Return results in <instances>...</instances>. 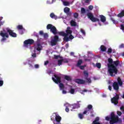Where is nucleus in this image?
I'll return each mask as SVG.
<instances>
[{
  "label": "nucleus",
  "mask_w": 124,
  "mask_h": 124,
  "mask_svg": "<svg viewBox=\"0 0 124 124\" xmlns=\"http://www.w3.org/2000/svg\"><path fill=\"white\" fill-rule=\"evenodd\" d=\"M119 64H120V61L119 60L114 61L113 63L111 64H108V72L111 77H115L116 74H118V68H117V66Z\"/></svg>",
  "instance_id": "obj_1"
},
{
  "label": "nucleus",
  "mask_w": 124,
  "mask_h": 124,
  "mask_svg": "<svg viewBox=\"0 0 124 124\" xmlns=\"http://www.w3.org/2000/svg\"><path fill=\"white\" fill-rule=\"evenodd\" d=\"M65 32L64 31L59 32V35H61L64 37L63 39V41H65V42H68L69 40H72V39L74 38V36L71 34V33H72V31L70 30V28L69 27L67 28V30L65 31Z\"/></svg>",
  "instance_id": "obj_2"
},
{
  "label": "nucleus",
  "mask_w": 124,
  "mask_h": 124,
  "mask_svg": "<svg viewBox=\"0 0 124 124\" xmlns=\"http://www.w3.org/2000/svg\"><path fill=\"white\" fill-rule=\"evenodd\" d=\"M106 121H109L110 124H122L123 123L122 118H120L118 115H116L114 112L111 113L110 117L109 116L106 117Z\"/></svg>",
  "instance_id": "obj_3"
},
{
  "label": "nucleus",
  "mask_w": 124,
  "mask_h": 124,
  "mask_svg": "<svg viewBox=\"0 0 124 124\" xmlns=\"http://www.w3.org/2000/svg\"><path fill=\"white\" fill-rule=\"evenodd\" d=\"M54 78H52L53 82H54L55 84H59V88L60 90H64V85L62 83V78L57 75H54Z\"/></svg>",
  "instance_id": "obj_4"
},
{
  "label": "nucleus",
  "mask_w": 124,
  "mask_h": 124,
  "mask_svg": "<svg viewBox=\"0 0 124 124\" xmlns=\"http://www.w3.org/2000/svg\"><path fill=\"white\" fill-rule=\"evenodd\" d=\"M47 30H50V31L52 32L54 35H56V34H58V30H57V28L56 27L54 26L52 24H48L46 26Z\"/></svg>",
  "instance_id": "obj_5"
},
{
  "label": "nucleus",
  "mask_w": 124,
  "mask_h": 124,
  "mask_svg": "<svg viewBox=\"0 0 124 124\" xmlns=\"http://www.w3.org/2000/svg\"><path fill=\"white\" fill-rule=\"evenodd\" d=\"M87 16L89 19H90L92 22L95 23V22H99V19L94 17L92 13H88L87 14Z\"/></svg>",
  "instance_id": "obj_6"
},
{
  "label": "nucleus",
  "mask_w": 124,
  "mask_h": 124,
  "mask_svg": "<svg viewBox=\"0 0 124 124\" xmlns=\"http://www.w3.org/2000/svg\"><path fill=\"white\" fill-rule=\"evenodd\" d=\"M119 99H120V95L116 93V95L111 99V103H113L114 105L119 104Z\"/></svg>",
  "instance_id": "obj_7"
},
{
  "label": "nucleus",
  "mask_w": 124,
  "mask_h": 124,
  "mask_svg": "<svg viewBox=\"0 0 124 124\" xmlns=\"http://www.w3.org/2000/svg\"><path fill=\"white\" fill-rule=\"evenodd\" d=\"M24 46L27 48L29 45H32L34 43V40L32 39H29L28 40H26L24 42Z\"/></svg>",
  "instance_id": "obj_8"
},
{
  "label": "nucleus",
  "mask_w": 124,
  "mask_h": 124,
  "mask_svg": "<svg viewBox=\"0 0 124 124\" xmlns=\"http://www.w3.org/2000/svg\"><path fill=\"white\" fill-rule=\"evenodd\" d=\"M58 41H59V36L55 35L54 36V38L51 40L50 45L51 46H56Z\"/></svg>",
  "instance_id": "obj_9"
},
{
  "label": "nucleus",
  "mask_w": 124,
  "mask_h": 124,
  "mask_svg": "<svg viewBox=\"0 0 124 124\" xmlns=\"http://www.w3.org/2000/svg\"><path fill=\"white\" fill-rule=\"evenodd\" d=\"M83 74L84 75V79L86 80V83H88V84H91L92 83V79L91 78H88L89 77V73L87 71H83Z\"/></svg>",
  "instance_id": "obj_10"
},
{
  "label": "nucleus",
  "mask_w": 124,
  "mask_h": 124,
  "mask_svg": "<svg viewBox=\"0 0 124 124\" xmlns=\"http://www.w3.org/2000/svg\"><path fill=\"white\" fill-rule=\"evenodd\" d=\"M55 121L57 123H61V121H62V117L60 116V115L58 114H56V116L52 115L51 116V121Z\"/></svg>",
  "instance_id": "obj_11"
},
{
  "label": "nucleus",
  "mask_w": 124,
  "mask_h": 124,
  "mask_svg": "<svg viewBox=\"0 0 124 124\" xmlns=\"http://www.w3.org/2000/svg\"><path fill=\"white\" fill-rule=\"evenodd\" d=\"M0 35L3 37L1 39V41H5V40H6V38H8V37H9V35L7 32L3 33L2 31H0Z\"/></svg>",
  "instance_id": "obj_12"
},
{
  "label": "nucleus",
  "mask_w": 124,
  "mask_h": 124,
  "mask_svg": "<svg viewBox=\"0 0 124 124\" xmlns=\"http://www.w3.org/2000/svg\"><path fill=\"white\" fill-rule=\"evenodd\" d=\"M81 102V101H78L77 103L78 104H74L73 105H70L69 107L71 108V111H72V110L74 109H78V108H80V104H79V103Z\"/></svg>",
  "instance_id": "obj_13"
},
{
  "label": "nucleus",
  "mask_w": 124,
  "mask_h": 124,
  "mask_svg": "<svg viewBox=\"0 0 124 124\" xmlns=\"http://www.w3.org/2000/svg\"><path fill=\"white\" fill-rule=\"evenodd\" d=\"M6 30L9 35H10L12 37H17V34H16V33L15 32H14L13 31H12V30L8 28H7Z\"/></svg>",
  "instance_id": "obj_14"
},
{
  "label": "nucleus",
  "mask_w": 124,
  "mask_h": 124,
  "mask_svg": "<svg viewBox=\"0 0 124 124\" xmlns=\"http://www.w3.org/2000/svg\"><path fill=\"white\" fill-rule=\"evenodd\" d=\"M75 83L78 84V85H84L85 83H87L86 80H84L82 79H76L75 80Z\"/></svg>",
  "instance_id": "obj_15"
},
{
  "label": "nucleus",
  "mask_w": 124,
  "mask_h": 124,
  "mask_svg": "<svg viewBox=\"0 0 124 124\" xmlns=\"http://www.w3.org/2000/svg\"><path fill=\"white\" fill-rule=\"evenodd\" d=\"M112 87L113 88V89L115 91H117V92H118V91H119V89H120V87L119 86V84L117 82H113L112 84Z\"/></svg>",
  "instance_id": "obj_16"
},
{
  "label": "nucleus",
  "mask_w": 124,
  "mask_h": 124,
  "mask_svg": "<svg viewBox=\"0 0 124 124\" xmlns=\"http://www.w3.org/2000/svg\"><path fill=\"white\" fill-rule=\"evenodd\" d=\"M41 50V45L40 43H38L37 46L34 47V51H40Z\"/></svg>",
  "instance_id": "obj_17"
},
{
  "label": "nucleus",
  "mask_w": 124,
  "mask_h": 124,
  "mask_svg": "<svg viewBox=\"0 0 124 124\" xmlns=\"http://www.w3.org/2000/svg\"><path fill=\"white\" fill-rule=\"evenodd\" d=\"M117 83L118 85L122 87L123 86V81H122V79H121V78L118 77L117 78Z\"/></svg>",
  "instance_id": "obj_18"
},
{
  "label": "nucleus",
  "mask_w": 124,
  "mask_h": 124,
  "mask_svg": "<svg viewBox=\"0 0 124 124\" xmlns=\"http://www.w3.org/2000/svg\"><path fill=\"white\" fill-rule=\"evenodd\" d=\"M100 21H101L103 23L106 22V17L103 15L100 16Z\"/></svg>",
  "instance_id": "obj_19"
},
{
  "label": "nucleus",
  "mask_w": 124,
  "mask_h": 124,
  "mask_svg": "<svg viewBox=\"0 0 124 124\" xmlns=\"http://www.w3.org/2000/svg\"><path fill=\"white\" fill-rule=\"evenodd\" d=\"M50 16L51 18L52 19H55V20H57L58 19V16H57L56 15H55V14L51 13L50 15Z\"/></svg>",
  "instance_id": "obj_20"
},
{
  "label": "nucleus",
  "mask_w": 124,
  "mask_h": 124,
  "mask_svg": "<svg viewBox=\"0 0 124 124\" xmlns=\"http://www.w3.org/2000/svg\"><path fill=\"white\" fill-rule=\"evenodd\" d=\"M70 24L72 27H76V26H77V23L74 20H71L70 22Z\"/></svg>",
  "instance_id": "obj_21"
},
{
  "label": "nucleus",
  "mask_w": 124,
  "mask_h": 124,
  "mask_svg": "<svg viewBox=\"0 0 124 124\" xmlns=\"http://www.w3.org/2000/svg\"><path fill=\"white\" fill-rule=\"evenodd\" d=\"M124 10H122L120 13H119L117 15V17H119L120 18H122V17H124Z\"/></svg>",
  "instance_id": "obj_22"
},
{
  "label": "nucleus",
  "mask_w": 124,
  "mask_h": 124,
  "mask_svg": "<svg viewBox=\"0 0 124 124\" xmlns=\"http://www.w3.org/2000/svg\"><path fill=\"white\" fill-rule=\"evenodd\" d=\"M101 51L102 52H105L106 51V46H104V45H101L100 46Z\"/></svg>",
  "instance_id": "obj_23"
},
{
  "label": "nucleus",
  "mask_w": 124,
  "mask_h": 124,
  "mask_svg": "<svg viewBox=\"0 0 124 124\" xmlns=\"http://www.w3.org/2000/svg\"><path fill=\"white\" fill-rule=\"evenodd\" d=\"M69 11H70V9L68 7H65L64 9V12H65V13H68Z\"/></svg>",
  "instance_id": "obj_24"
},
{
  "label": "nucleus",
  "mask_w": 124,
  "mask_h": 124,
  "mask_svg": "<svg viewBox=\"0 0 124 124\" xmlns=\"http://www.w3.org/2000/svg\"><path fill=\"white\" fill-rule=\"evenodd\" d=\"M82 63H83V61H82V60H79L78 62L77 66L78 67L80 66V65H81Z\"/></svg>",
  "instance_id": "obj_25"
},
{
  "label": "nucleus",
  "mask_w": 124,
  "mask_h": 124,
  "mask_svg": "<svg viewBox=\"0 0 124 124\" xmlns=\"http://www.w3.org/2000/svg\"><path fill=\"white\" fill-rule=\"evenodd\" d=\"M64 79L67 81H71V78L68 76H65Z\"/></svg>",
  "instance_id": "obj_26"
},
{
  "label": "nucleus",
  "mask_w": 124,
  "mask_h": 124,
  "mask_svg": "<svg viewBox=\"0 0 124 124\" xmlns=\"http://www.w3.org/2000/svg\"><path fill=\"white\" fill-rule=\"evenodd\" d=\"M108 64H113V63L114 62H113V59H111V58H108Z\"/></svg>",
  "instance_id": "obj_27"
},
{
  "label": "nucleus",
  "mask_w": 124,
  "mask_h": 124,
  "mask_svg": "<svg viewBox=\"0 0 124 124\" xmlns=\"http://www.w3.org/2000/svg\"><path fill=\"white\" fill-rule=\"evenodd\" d=\"M58 64L59 66H60V65H62V59L58 60Z\"/></svg>",
  "instance_id": "obj_28"
},
{
  "label": "nucleus",
  "mask_w": 124,
  "mask_h": 124,
  "mask_svg": "<svg viewBox=\"0 0 124 124\" xmlns=\"http://www.w3.org/2000/svg\"><path fill=\"white\" fill-rule=\"evenodd\" d=\"M17 28L18 30H24L25 31V29L23 28V25H18Z\"/></svg>",
  "instance_id": "obj_29"
},
{
  "label": "nucleus",
  "mask_w": 124,
  "mask_h": 124,
  "mask_svg": "<svg viewBox=\"0 0 124 124\" xmlns=\"http://www.w3.org/2000/svg\"><path fill=\"white\" fill-rule=\"evenodd\" d=\"M96 66L97 67V68H99V69L101 68V63H96Z\"/></svg>",
  "instance_id": "obj_30"
},
{
  "label": "nucleus",
  "mask_w": 124,
  "mask_h": 124,
  "mask_svg": "<svg viewBox=\"0 0 124 124\" xmlns=\"http://www.w3.org/2000/svg\"><path fill=\"white\" fill-rule=\"evenodd\" d=\"M78 16H79V14H78V13H75L74 14V17L76 19H77V18H78Z\"/></svg>",
  "instance_id": "obj_31"
},
{
  "label": "nucleus",
  "mask_w": 124,
  "mask_h": 124,
  "mask_svg": "<svg viewBox=\"0 0 124 124\" xmlns=\"http://www.w3.org/2000/svg\"><path fill=\"white\" fill-rule=\"evenodd\" d=\"M81 12L82 14H84V13H86V10L85 9V8H81Z\"/></svg>",
  "instance_id": "obj_32"
},
{
  "label": "nucleus",
  "mask_w": 124,
  "mask_h": 124,
  "mask_svg": "<svg viewBox=\"0 0 124 124\" xmlns=\"http://www.w3.org/2000/svg\"><path fill=\"white\" fill-rule=\"evenodd\" d=\"M87 108L89 110H92V109H93V105H88V106H87Z\"/></svg>",
  "instance_id": "obj_33"
},
{
  "label": "nucleus",
  "mask_w": 124,
  "mask_h": 124,
  "mask_svg": "<svg viewBox=\"0 0 124 124\" xmlns=\"http://www.w3.org/2000/svg\"><path fill=\"white\" fill-rule=\"evenodd\" d=\"M63 4L65 6H68L69 5V2L67 1H64Z\"/></svg>",
  "instance_id": "obj_34"
},
{
  "label": "nucleus",
  "mask_w": 124,
  "mask_h": 124,
  "mask_svg": "<svg viewBox=\"0 0 124 124\" xmlns=\"http://www.w3.org/2000/svg\"><path fill=\"white\" fill-rule=\"evenodd\" d=\"M112 53V48H109L108 49V54H111Z\"/></svg>",
  "instance_id": "obj_35"
},
{
  "label": "nucleus",
  "mask_w": 124,
  "mask_h": 124,
  "mask_svg": "<svg viewBox=\"0 0 124 124\" xmlns=\"http://www.w3.org/2000/svg\"><path fill=\"white\" fill-rule=\"evenodd\" d=\"M75 92V90L74 89H71L70 91V93L72 94H73Z\"/></svg>",
  "instance_id": "obj_36"
},
{
  "label": "nucleus",
  "mask_w": 124,
  "mask_h": 124,
  "mask_svg": "<svg viewBox=\"0 0 124 124\" xmlns=\"http://www.w3.org/2000/svg\"><path fill=\"white\" fill-rule=\"evenodd\" d=\"M111 21H112V22H113V24H117V22L116 21V20H115V19L111 17L110 18Z\"/></svg>",
  "instance_id": "obj_37"
},
{
  "label": "nucleus",
  "mask_w": 124,
  "mask_h": 124,
  "mask_svg": "<svg viewBox=\"0 0 124 124\" xmlns=\"http://www.w3.org/2000/svg\"><path fill=\"white\" fill-rule=\"evenodd\" d=\"M80 31L82 33V34H83V35H86V32L85 31V30H83V29H81L80 30Z\"/></svg>",
  "instance_id": "obj_38"
},
{
  "label": "nucleus",
  "mask_w": 124,
  "mask_h": 124,
  "mask_svg": "<svg viewBox=\"0 0 124 124\" xmlns=\"http://www.w3.org/2000/svg\"><path fill=\"white\" fill-rule=\"evenodd\" d=\"M88 8H89V10H93V6L92 5H89L88 7Z\"/></svg>",
  "instance_id": "obj_39"
},
{
  "label": "nucleus",
  "mask_w": 124,
  "mask_h": 124,
  "mask_svg": "<svg viewBox=\"0 0 124 124\" xmlns=\"http://www.w3.org/2000/svg\"><path fill=\"white\" fill-rule=\"evenodd\" d=\"M44 38H48V34L47 33L44 34Z\"/></svg>",
  "instance_id": "obj_40"
},
{
  "label": "nucleus",
  "mask_w": 124,
  "mask_h": 124,
  "mask_svg": "<svg viewBox=\"0 0 124 124\" xmlns=\"http://www.w3.org/2000/svg\"><path fill=\"white\" fill-rule=\"evenodd\" d=\"M3 86V80H0V87H2Z\"/></svg>",
  "instance_id": "obj_41"
},
{
  "label": "nucleus",
  "mask_w": 124,
  "mask_h": 124,
  "mask_svg": "<svg viewBox=\"0 0 124 124\" xmlns=\"http://www.w3.org/2000/svg\"><path fill=\"white\" fill-rule=\"evenodd\" d=\"M122 48H124V44H122L120 46H119V48L122 49Z\"/></svg>",
  "instance_id": "obj_42"
},
{
  "label": "nucleus",
  "mask_w": 124,
  "mask_h": 124,
  "mask_svg": "<svg viewBox=\"0 0 124 124\" xmlns=\"http://www.w3.org/2000/svg\"><path fill=\"white\" fill-rule=\"evenodd\" d=\"M63 62L67 63L68 62V60L67 59H62Z\"/></svg>",
  "instance_id": "obj_43"
},
{
  "label": "nucleus",
  "mask_w": 124,
  "mask_h": 124,
  "mask_svg": "<svg viewBox=\"0 0 124 124\" xmlns=\"http://www.w3.org/2000/svg\"><path fill=\"white\" fill-rule=\"evenodd\" d=\"M59 58H60V55H54V59H55L56 60H58Z\"/></svg>",
  "instance_id": "obj_44"
},
{
  "label": "nucleus",
  "mask_w": 124,
  "mask_h": 124,
  "mask_svg": "<svg viewBox=\"0 0 124 124\" xmlns=\"http://www.w3.org/2000/svg\"><path fill=\"white\" fill-rule=\"evenodd\" d=\"M78 67H79V68L80 69H81V70H83V69H84V68H85V66H84V65H82V66H78Z\"/></svg>",
  "instance_id": "obj_45"
},
{
  "label": "nucleus",
  "mask_w": 124,
  "mask_h": 124,
  "mask_svg": "<svg viewBox=\"0 0 124 124\" xmlns=\"http://www.w3.org/2000/svg\"><path fill=\"white\" fill-rule=\"evenodd\" d=\"M3 24H4V22L0 21V29L1 27V26H2L3 25Z\"/></svg>",
  "instance_id": "obj_46"
},
{
  "label": "nucleus",
  "mask_w": 124,
  "mask_h": 124,
  "mask_svg": "<svg viewBox=\"0 0 124 124\" xmlns=\"http://www.w3.org/2000/svg\"><path fill=\"white\" fill-rule=\"evenodd\" d=\"M121 30H122V31H124V26L123 24L121 25Z\"/></svg>",
  "instance_id": "obj_47"
},
{
  "label": "nucleus",
  "mask_w": 124,
  "mask_h": 124,
  "mask_svg": "<svg viewBox=\"0 0 124 124\" xmlns=\"http://www.w3.org/2000/svg\"><path fill=\"white\" fill-rule=\"evenodd\" d=\"M117 113L118 116H122V112L118 111Z\"/></svg>",
  "instance_id": "obj_48"
},
{
  "label": "nucleus",
  "mask_w": 124,
  "mask_h": 124,
  "mask_svg": "<svg viewBox=\"0 0 124 124\" xmlns=\"http://www.w3.org/2000/svg\"><path fill=\"white\" fill-rule=\"evenodd\" d=\"M29 67H31V68H33V65L31 63H29Z\"/></svg>",
  "instance_id": "obj_49"
},
{
  "label": "nucleus",
  "mask_w": 124,
  "mask_h": 124,
  "mask_svg": "<svg viewBox=\"0 0 124 124\" xmlns=\"http://www.w3.org/2000/svg\"><path fill=\"white\" fill-rule=\"evenodd\" d=\"M34 67L35 68H39V65L36 64L34 65Z\"/></svg>",
  "instance_id": "obj_50"
},
{
  "label": "nucleus",
  "mask_w": 124,
  "mask_h": 124,
  "mask_svg": "<svg viewBox=\"0 0 124 124\" xmlns=\"http://www.w3.org/2000/svg\"><path fill=\"white\" fill-rule=\"evenodd\" d=\"M48 63H49V61H46L45 62L44 65H47V64H48Z\"/></svg>",
  "instance_id": "obj_51"
},
{
  "label": "nucleus",
  "mask_w": 124,
  "mask_h": 124,
  "mask_svg": "<svg viewBox=\"0 0 124 124\" xmlns=\"http://www.w3.org/2000/svg\"><path fill=\"white\" fill-rule=\"evenodd\" d=\"M39 34H40L41 35H43V34H44L43 31H39Z\"/></svg>",
  "instance_id": "obj_52"
},
{
  "label": "nucleus",
  "mask_w": 124,
  "mask_h": 124,
  "mask_svg": "<svg viewBox=\"0 0 124 124\" xmlns=\"http://www.w3.org/2000/svg\"><path fill=\"white\" fill-rule=\"evenodd\" d=\"M78 116H79V117L80 118V119H83V114H79L78 115Z\"/></svg>",
  "instance_id": "obj_53"
},
{
  "label": "nucleus",
  "mask_w": 124,
  "mask_h": 124,
  "mask_svg": "<svg viewBox=\"0 0 124 124\" xmlns=\"http://www.w3.org/2000/svg\"><path fill=\"white\" fill-rule=\"evenodd\" d=\"M32 57L33 58H36V53H33V54H32Z\"/></svg>",
  "instance_id": "obj_54"
},
{
  "label": "nucleus",
  "mask_w": 124,
  "mask_h": 124,
  "mask_svg": "<svg viewBox=\"0 0 124 124\" xmlns=\"http://www.w3.org/2000/svg\"><path fill=\"white\" fill-rule=\"evenodd\" d=\"M65 111L66 112H69V108H67V107H66V108H65Z\"/></svg>",
  "instance_id": "obj_55"
},
{
  "label": "nucleus",
  "mask_w": 124,
  "mask_h": 124,
  "mask_svg": "<svg viewBox=\"0 0 124 124\" xmlns=\"http://www.w3.org/2000/svg\"><path fill=\"white\" fill-rule=\"evenodd\" d=\"M85 62H91V59H84Z\"/></svg>",
  "instance_id": "obj_56"
},
{
  "label": "nucleus",
  "mask_w": 124,
  "mask_h": 124,
  "mask_svg": "<svg viewBox=\"0 0 124 124\" xmlns=\"http://www.w3.org/2000/svg\"><path fill=\"white\" fill-rule=\"evenodd\" d=\"M108 90L109 91H112V86L111 85L108 86Z\"/></svg>",
  "instance_id": "obj_57"
},
{
  "label": "nucleus",
  "mask_w": 124,
  "mask_h": 124,
  "mask_svg": "<svg viewBox=\"0 0 124 124\" xmlns=\"http://www.w3.org/2000/svg\"><path fill=\"white\" fill-rule=\"evenodd\" d=\"M120 109L121 110H122L123 111L124 110V106H122L121 108H120Z\"/></svg>",
  "instance_id": "obj_58"
},
{
  "label": "nucleus",
  "mask_w": 124,
  "mask_h": 124,
  "mask_svg": "<svg viewBox=\"0 0 124 124\" xmlns=\"http://www.w3.org/2000/svg\"><path fill=\"white\" fill-rule=\"evenodd\" d=\"M62 93H63V94H65V93H66V91L65 90H63V91H62Z\"/></svg>",
  "instance_id": "obj_59"
},
{
  "label": "nucleus",
  "mask_w": 124,
  "mask_h": 124,
  "mask_svg": "<svg viewBox=\"0 0 124 124\" xmlns=\"http://www.w3.org/2000/svg\"><path fill=\"white\" fill-rule=\"evenodd\" d=\"M53 124H61V122H57L55 123V122H54V121H53Z\"/></svg>",
  "instance_id": "obj_60"
},
{
  "label": "nucleus",
  "mask_w": 124,
  "mask_h": 124,
  "mask_svg": "<svg viewBox=\"0 0 124 124\" xmlns=\"http://www.w3.org/2000/svg\"><path fill=\"white\" fill-rule=\"evenodd\" d=\"M85 3H89L90 2V0H85Z\"/></svg>",
  "instance_id": "obj_61"
},
{
  "label": "nucleus",
  "mask_w": 124,
  "mask_h": 124,
  "mask_svg": "<svg viewBox=\"0 0 124 124\" xmlns=\"http://www.w3.org/2000/svg\"><path fill=\"white\" fill-rule=\"evenodd\" d=\"M65 47H66V48H68L69 45H68V44H67L65 45Z\"/></svg>",
  "instance_id": "obj_62"
},
{
  "label": "nucleus",
  "mask_w": 124,
  "mask_h": 124,
  "mask_svg": "<svg viewBox=\"0 0 124 124\" xmlns=\"http://www.w3.org/2000/svg\"><path fill=\"white\" fill-rule=\"evenodd\" d=\"M87 113H88V111L87 110H85L84 112H83V114H86Z\"/></svg>",
  "instance_id": "obj_63"
},
{
  "label": "nucleus",
  "mask_w": 124,
  "mask_h": 124,
  "mask_svg": "<svg viewBox=\"0 0 124 124\" xmlns=\"http://www.w3.org/2000/svg\"><path fill=\"white\" fill-rule=\"evenodd\" d=\"M83 92H84V93H86L87 92H88V90H86V89H84Z\"/></svg>",
  "instance_id": "obj_64"
}]
</instances>
